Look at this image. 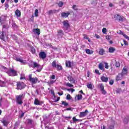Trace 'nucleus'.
I'll use <instances>...</instances> for the list:
<instances>
[{
  "mask_svg": "<svg viewBox=\"0 0 129 129\" xmlns=\"http://www.w3.org/2000/svg\"><path fill=\"white\" fill-rule=\"evenodd\" d=\"M104 65H105V68L106 69H108L109 68L108 66V63L107 62H101L98 65V68L100 70H101L102 71H104Z\"/></svg>",
  "mask_w": 129,
  "mask_h": 129,
  "instance_id": "obj_1",
  "label": "nucleus"
},
{
  "mask_svg": "<svg viewBox=\"0 0 129 129\" xmlns=\"http://www.w3.org/2000/svg\"><path fill=\"white\" fill-rule=\"evenodd\" d=\"M23 99H24L23 94L16 96V102L18 104L22 105L23 104Z\"/></svg>",
  "mask_w": 129,
  "mask_h": 129,
  "instance_id": "obj_2",
  "label": "nucleus"
},
{
  "mask_svg": "<svg viewBox=\"0 0 129 129\" xmlns=\"http://www.w3.org/2000/svg\"><path fill=\"white\" fill-rule=\"evenodd\" d=\"M7 74H8L9 76H17V71L12 69H9Z\"/></svg>",
  "mask_w": 129,
  "mask_h": 129,
  "instance_id": "obj_3",
  "label": "nucleus"
},
{
  "mask_svg": "<svg viewBox=\"0 0 129 129\" xmlns=\"http://www.w3.org/2000/svg\"><path fill=\"white\" fill-rule=\"evenodd\" d=\"M29 79L30 82H31L32 84H36L38 82V78L32 77V75H29Z\"/></svg>",
  "mask_w": 129,
  "mask_h": 129,
  "instance_id": "obj_4",
  "label": "nucleus"
},
{
  "mask_svg": "<svg viewBox=\"0 0 129 129\" xmlns=\"http://www.w3.org/2000/svg\"><path fill=\"white\" fill-rule=\"evenodd\" d=\"M33 65L35 68H37L38 70H37V71L38 72H40V71H41V70L43 69V68L42 67V66L38 64V63L37 62H33Z\"/></svg>",
  "mask_w": 129,
  "mask_h": 129,
  "instance_id": "obj_5",
  "label": "nucleus"
},
{
  "mask_svg": "<svg viewBox=\"0 0 129 129\" xmlns=\"http://www.w3.org/2000/svg\"><path fill=\"white\" fill-rule=\"evenodd\" d=\"M17 89H20V90L21 89H23L25 86V84H24L23 82H18L17 84Z\"/></svg>",
  "mask_w": 129,
  "mask_h": 129,
  "instance_id": "obj_6",
  "label": "nucleus"
},
{
  "mask_svg": "<svg viewBox=\"0 0 129 129\" xmlns=\"http://www.w3.org/2000/svg\"><path fill=\"white\" fill-rule=\"evenodd\" d=\"M88 110L87 109L85 110L84 112H81L80 113L79 117H85L87 114H88Z\"/></svg>",
  "mask_w": 129,
  "mask_h": 129,
  "instance_id": "obj_7",
  "label": "nucleus"
},
{
  "mask_svg": "<svg viewBox=\"0 0 129 129\" xmlns=\"http://www.w3.org/2000/svg\"><path fill=\"white\" fill-rule=\"evenodd\" d=\"M16 60L18 62H20V63H22V64H26V63H27V60H23V58L22 57H17L16 58Z\"/></svg>",
  "mask_w": 129,
  "mask_h": 129,
  "instance_id": "obj_8",
  "label": "nucleus"
},
{
  "mask_svg": "<svg viewBox=\"0 0 129 129\" xmlns=\"http://www.w3.org/2000/svg\"><path fill=\"white\" fill-rule=\"evenodd\" d=\"M8 34H6L5 32H3L1 36V39L3 41H6V38H8Z\"/></svg>",
  "mask_w": 129,
  "mask_h": 129,
  "instance_id": "obj_9",
  "label": "nucleus"
},
{
  "mask_svg": "<svg viewBox=\"0 0 129 129\" xmlns=\"http://www.w3.org/2000/svg\"><path fill=\"white\" fill-rule=\"evenodd\" d=\"M1 122L3 123V125L5 126H8V124L10 123V121L7 119H3L1 120Z\"/></svg>",
  "mask_w": 129,
  "mask_h": 129,
  "instance_id": "obj_10",
  "label": "nucleus"
},
{
  "mask_svg": "<svg viewBox=\"0 0 129 129\" xmlns=\"http://www.w3.org/2000/svg\"><path fill=\"white\" fill-rule=\"evenodd\" d=\"M43 103V101H40L38 99H35L34 100V104L35 105H41Z\"/></svg>",
  "mask_w": 129,
  "mask_h": 129,
  "instance_id": "obj_11",
  "label": "nucleus"
},
{
  "mask_svg": "<svg viewBox=\"0 0 129 129\" xmlns=\"http://www.w3.org/2000/svg\"><path fill=\"white\" fill-rule=\"evenodd\" d=\"M32 31L33 32L34 34H35V35H40V29H39V28H35L33 29Z\"/></svg>",
  "mask_w": 129,
  "mask_h": 129,
  "instance_id": "obj_12",
  "label": "nucleus"
},
{
  "mask_svg": "<svg viewBox=\"0 0 129 129\" xmlns=\"http://www.w3.org/2000/svg\"><path fill=\"white\" fill-rule=\"evenodd\" d=\"M114 18L115 19V20H118V21H120L121 22L123 21V19L122 18V17L119 15H115Z\"/></svg>",
  "mask_w": 129,
  "mask_h": 129,
  "instance_id": "obj_13",
  "label": "nucleus"
},
{
  "mask_svg": "<svg viewBox=\"0 0 129 129\" xmlns=\"http://www.w3.org/2000/svg\"><path fill=\"white\" fill-rule=\"evenodd\" d=\"M64 35V33H63V31L61 30H57V36L59 37V38H62Z\"/></svg>",
  "mask_w": 129,
  "mask_h": 129,
  "instance_id": "obj_14",
  "label": "nucleus"
},
{
  "mask_svg": "<svg viewBox=\"0 0 129 129\" xmlns=\"http://www.w3.org/2000/svg\"><path fill=\"white\" fill-rule=\"evenodd\" d=\"M123 77V76L121 74H119L118 75H117L116 77V81H119V80H121Z\"/></svg>",
  "mask_w": 129,
  "mask_h": 129,
  "instance_id": "obj_15",
  "label": "nucleus"
},
{
  "mask_svg": "<svg viewBox=\"0 0 129 129\" xmlns=\"http://www.w3.org/2000/svg\"><path fill=\"white\" fill-rule=\"evenodd\" d=\"M70 15V13L62 12L61 14V16L62 18H67L68 16Z\"/></svg>",
  "mask_w": 129,
  "mask_h": 129,
  "instance_id": "obj_16",
  "label": "nucleus"
},
{
  "mask_svg": "<svg viewBox=\"0 0 129 129\" xmlns=\"http://www.w3.org/2000/svg\"><path fill=\"white\" fill-rule=\"evenodd\" d=\"M1 70L2 71H3L4 72H6V73L8 74V72H9V69L5 67L4 66H2L1 67Z\"/></svg>",
  "mask_w": 129,
  "mask_h": 129,
  "instance_id": "obj_17",
  "label": "nucleus"
},
{
  "mask_svg": "<svg viewBox=\"0 0 129 129\" xmlns=\"http://www.w3.org/2000/svg\"><path fill=\"white\" fill-rule=\"evenodd\" d=\"M62 24L64 28H66V29H68V27H69V23H68V21L66 20L62 22Z\"/></svg>",
  "mask_w": 129,
  "mask_h": 129,
  "instance_id": "obj_18",
  "label": "nucleus"
},
{
  "mask_svg": "<svg viewBox=\"0 0 129 129\" xmlns=\"http://www.w3.org/2000/svg\"><path fill=\"white\" fill-rule=\"evenodd\" d=\"M121 74L123 76V75H126L127 74V69L126 68H123V70Z\"/></svg>",
  "mask_w": 129,
  "mask_h": 129,
  "instance_id": "obj_19",
  "label": "nucleus"
},
{
  "mask_svg": "<svg viewBox=\"0 0 129 129\" xmlns=\"http://www.w3.org/2000/svg\"><path fill=\"white\" fill-rule=\"evenodd\" d=\"M101 80L102 82H107L108 81V78L105 77L104 76H102L101 77Z\"/></svg>",
  "mask_w": 129,
  "mask_h": 129,
  "instance_id": "obj_20",
  "label": "nucleus"
},
{
  "mask_svg": "<svg viewBox=\"0 0 129 129\" xmlns=\"http://www.w3.org/2000/svg\"><path fill=\"white\" fill-rule=\"evenodd\" d=\"M68 79L71 82V83H75V80L72 78V77L69 76L68 77Z\"/></svg>",
  "mask_w": 129,
  "mask_h": 129,
  "instance_id": "obj_21",
  "label": "nucleus"
},
{
  "mask_svg": "<svg viewBox=\"0 0 129 129\" xmlns=\"http://www.w3.org/2000/svg\"><path fill=\"white\" fill-rule=\"evenodd\" d=\"M85 51H86V54H88V55H91V54H93V51H92L89 49L86 48L85 49Z\"/></svg>",
  "mask_w": 129,
  "mask_h": 129,
  "instance_id": "obj_22",
  "label": "nucleus"
},
{
  "mask_svg": "<svg viewBox=\"0 0 129 129\" xmlns=\"http://www.w3.org/2000/svg\"><path fill=\"white\" fill-rule=\"evenodd\" d=\"M39 57L42 59H45L46 58V53L45 52H40L39 54Z\"/></svg>",
  "mask_w": 129,
  "mask_h": 129,
  "instance_id": "obj_23",
  "label": "nucleus"
},
{
  "mask_svg": "<svg viewBox=\"0 0 129 129\" xmlns=\"http://www.w3.org/2000/svg\"><path fill=\"white\" fill-rule=\"evenodd\" d=\"M15 15L17 17H21V11L17 9L15 12Z\"/></svg>",
  "mask_w": 129,
  "mask_h": 129,
  "instance_id": "obj_24",
  "label": "nucleus"
},
{
  "mask_svg": "<svg viewBox=\"0 0 129 129\" xmlns=\"http://www.w3.org/2000/svg\"><path fill=\"white\" fill-rule=\"evenodd\" d=\"M52 67H53V68H56V67H57V62L56 61V60H54L52 63H51Z\"/></svg>",
  "mask_w": 129,
  "mask_h": 129,
  "instance_id": "obj_25",
  "label": "nucleus"
},
{
  "mask_svg": "<svg viewBox=\"0 0 129 129\" xmlns=\"http://www.w3.org/2000/svg\"><path fill=\"white\" fill-rule=\"evenodd\" d=\"M55 82H56V80H50L47 82V83L48 85H52V84H54Z\"/></svg>",
  "mask_w": 129,
  "mask_h": 129,
  "instance_id": "obj_26",
  "label": "nucleus"
},
{
  "mask_svg": "<svg viewBox=\"0 0 129 129\" xmlns=\"http://www.w3.org/2000/svg\"><path fill=\"white\" fill-rule=\"evenodd\" d=\"M66 65L67 67H71V61H67L66 62Z\"/></svg>",
  "mask_w": 129,
  "mask_h": 129,
  "instance_id": "obj_27",
  "label": "nucleus"
},
{
  "mask_svg": "<svg viewBox=\"0 0 129 129\" xmlns=\"http://www.w3.org/2000/svg\"><path fill=\"white\" fill-rule=\"evenodd\" d=\"M114 51H115V48H114V47H110L109 48V53H113Z\"/></svg>",
  "mask_w": 129,
  "mask_h": 129,
  "instance_id": "obj_28",
  "label": "nucleus"
},
{
  "mask_svg": "<svg viewBox=\"0 0 129 129\" xmlns=\"http://www.w3.org/2000/svg\"><path fill=\"white\" fill-rule=\"evenodd\" d=\"M0 86L1 87H5V86H6V82L0 80Z\"/></svg>",
  "mask_w": 129,
  "mask_h": 129,
  "instance_id": "obj_29",
  "label": "nucleus"
},
{
  "mask_svg": "<svg viewBox=\"0 0 129 129\" xmlns=\"http://www.w3.org/2000/svg\"><path fill=\"white\" fill-rule=\"evenodd\" d=\"M20 80H22V79H26V77H25V74L24 73H21L20 74Z\"/></svg>",
  "mask_w": 129,
  "mask_h": 129,
  "instance_id": "obj_30",
  "label": "nucleus"
},
{
  "mask_svg": "<svg viewBox=\"0 0 129 129\" xmlns=\"http://www.w3.org/2000/svg\"><path fill=\"white\" fill-rule=\"evenodd\" d=\"M55 68L57 69V70H62V66L60 64H57Z\"/></svg>",
  "mask_w": 129,
  "mask_h": 129,
  "instance_id": "obj_31",
  "label": "nucleus"
},
{
  "mask_svg": "<svg viewBox=\"0 0 129 129\" xmlns=\"http://www.w3.org/2000/svg\"><path fill=\"white\" fill-rule=\"evenodd\" d=\"M105 52V51H104V50L103 49H100L99 53L100 55H103V54H104Z\"/></svg>",
  "mask_w": 129,
  "mask_h": 129,
  "instance_id": "obj_32",
  "label": "nucleus"
},
{
  "mask_svg": "<svg viewBox=\"0 0 129 129\" xmlns=\"http://www.w3.org/2000/svg\"><path fill=\"white\" fill-rule=\"evenodd\" d=\"M107 129H114V122H113V123L112 125L109 126Z\"/></svg>",
  "mask_w": 129,
  "mask_h": 129,
  "instance_id": "obj_33",
  "label": "nucleus"
},
{
  "mask_svg": "<svg viewBox=\"0 0 129 129\" xmlns=\"http://www.w3.org/2000/svg\"><path fill=\"white\" fill-rule=\"evenodd\" d=\"M87 88L89 89H91V90H92V89H93V88H92V84H89L87 85Z\"/></svg>",
  "mask_w": 129,
  "mask_h": 129,
  "instance_id": "obj_34",
  "label": "nucleus"
},
{
  "mask_svg": "<svg viewBox=\"0 0 129 129\" xmlns=\"http://www.w3.org/2000/svg\"><path fill=\"white\" fill-rule=\"evenodd\" d=\"M35 17H38V16H39V10H38V9L35 10Z\"/></svg>",
  "mask_w": 129,
  "mask_h": 129,
  "instance_id": "obj_35",
  "label": "nucleus"
},
{
  "mask_svg": "<svg viewBox=\"0 0 129 129\" xmlns=\"http://www.w3.org/2000/svg\"><path fill=\"white\" fill-rule=\"evenodd\" d=\"M99 86L100 87V89L101 91L103 90V89H104V87L103 86V84H100Z\"/></svg>",
  "mask_w": 129,
  "mask_h": 129,
  "instance_id": "obj_36",
  "label": "nucleus"
},
{
  "mask_svg": "<svg viewBox=\"0 0 129 129\" xmlns=\"http://www.w3.org/2000/svg\"><path fill=\"white\" fill-rule=\"evenodd\" d=\"M31 51L32 52V53L33 54L35 53V52H36V49H35V48L31 47Z\"/></svg>",
  "mask_w": 129,
  "mask_h": 129,
  "instance_id": "obj_37",
  "label": "nucleus"
},
{
  "mask_svg": "<svg viewBox=\"0 0 129 129\" xmlns=\"http://www.w3.org/2000/svg\"><path fill=\"white\" fill-rule=\"evenodd\" d=\"M63 5H64V4L62 2H60L58 4V6L59 7V8H62V7H63Z\"/></svg>",
  "mask_w": 129,
  "mask_h": 129,
  "instance_id": "obj_38",
  "label": "nucleus"
},
{
  "mask_svg": "<svg viewBox=\"0 0 129 129\" xmlns=\"http://www.w3.org/2000/svg\"><path fill=\"white\" fill-rule=\"evenodd\" d=\"M118 34H120V35H122V36L123 37H124V35H126V34L123 33V32L121 30H119V32H118Z\"/></svg>",
  "mask_w": 129,
  "mask_h": 129,
  "instance_id": "obj_39",
  "label": "nucleus"
},
{
  "mask_svg": "<svg viewBox=\"0 0 129 129\" xmlns=\"http://www.w3.org/2000/svg\"><path fill=\"white\" fill-rule=\"evenodd\" d=\"M78 100H80V99H82V95H78L77 96Z\"/></svg>",
  "mask_w": 129,
  "mask_h": 129,
  "instance_id": "obj_40",
  "label": "nucleus"
},
{
  "mask_svg": "<svg viewBox=\"0 0 129 129\" xmlns=\"http://www.w3.org/2000/svg\"><path fill=\"white\" fill-rule=\"evenodd\" d=\"M66 86H68V87H73V85H72L69 83H67L66 84Z\"/></svg>",
  "mask_w": 129,
  "mask_h": 129,
  "instance_id": "obj_41",
  "label": "nucleus"
},
{
  "mask_svg": "<svg viewBox=\"0 0 129 129\" xmlns=\"http://www.w3.org/2000/svg\"><path fill=\"white\" fill-rule=\"evenodd\" d=\"M56 12H57V11H56V10H50L48 12V14H54V13H56Z\"/></svg>",
  "mask_w": 129,
  "mask_h": 129,
  "instance_id": "obj_42",
  "label": "nucleus"
},
{
  "mask_svg": "<svg viewBox=\"0 0 129 129\" xmlns=\"http://www.w3.org/2000/svg\"><path fill=\"white\" fill-rule=\"evenodd\" d=\"M106 32H107L106 28H103L102 29V33L103 34H106Z\"/></svg>",
  "mask_w": 129,
  "mask_h": 129,
  "instance_id": "obj_43",
  "label": "nucleus"
},
{
  "mask_svg": "<svg viewBox=\"0 0 129 129\" xmlns=\"http://www.w3.org/2000/svg\"><path fill=\"white\" fill-rule=\"evenodd\" d=\"M67 99L68 100H70V99H71V96L70 95V94H68L67 96Z\"/></svg>",
  "mask_w": 129,
  "mask_h": 129,
  "instance_id": "obj_44",
  "label": "nucleus"
},
{
  "mask_svg": "<svg viewBox=\"0 0 129 129\" xmlns=\"http://www.w3.org/2000/svg\"><path fill=\"white\" fill-rule=\"evenodd\" d=\"M73 120L74 122H76V121H78V120H79V119H76V117H73Z\"/></svg>",
  "mask_w": 129,
  "mask_h": 129,
  "instance_id": "obj_45",
  "label": "nucleus"
},
{
  "mask_svg": "<svg viewBox=\"0 0 129 129\" xmlns=\"http://www.w3.org/2000/svg\"><path fill=\"white\" fill-rule=\"evenodd\" d=\"M115 67H119L120 66V64L118 62H116L115 64Z\"/></svg>",
  "mask_w": 129,
  "mask_h": 129,
  "instance_id": "obj_46",
  "label": "nucleus"
},
{
  "mask_svg": "<svg viewBox=\"0 0 129 129\" xmlns=\"http://www.w3.org/2000/svg\"><path fill=\"white\" fill-rule=\"evenodd\" d=\"M62 104H63V105H64V106H67V105H68V103H67L65 101H62Z\"/></svg>",
  "mask_w": 129,
  "mask_h": 129,
  "instance_id": "obj_47",
  "label": "nucleus"
},
{
  "mask_svg": "<svg viewBox=\"0 0 129 129\" xmlns=\"http://www.w3.org/2000/svg\"><path fill=\"white\" fill-rule=\"evenodd\" d=\"M67 90L68 91H71L72 93H73V92L75 91V90L74 89H69Z\"/></svg>",
  "mask_w": 129,
  "mask_h": 129,
  "instance_id": "obj_48",
  "label": "nucleus"
},
{
  "mask_svg": "<svg viewBox=\"0 0 129 129\" xmlns=\"http://www.w3.org/2000/svg\"><path fill=\"white\" fill-rule=\"evenodd\" d=\"M95 73L96 74H98V75H100V73H99V71L98 70H95Z\"/></svg>",
  "mask_w": 129,
  "mask_h": 129,
  "instance_id": "obj_49",
  "label": "nucleus"
},
{
  "mask_svg": "<svg viewBox=\"0 0 129 129\" xmlns=\"http://www.w3.org/2000/svg\"><path fill=\"white\" fill-rule=\"evenodd\" d=\"M101 91L102 94H104V95H105V94H106V91H105V90H104V89L102 90Z\"/></svg>",
  "mask_w": 129,
  "mask_h": 129,
  "instance_id": "obj_50",
  "label": "nucleus"
},
{
  "mask_svg": "<svg viewBox=\"0 0 129 129\" xmlns=\"http://www.w3.org/2000/svg\"><path fill=\"white\" fill-rule=\"evenodd\" d=\"M73 10H75V11H77V6L76 5H74L73 6Z\"/></svg>",
  "mask_w": 129,
  "mask_h": 129,
  "instance_id": "obj_51",
  "label": "nucleus"
},
{
  "mask_svg": "<svg viewBox=\"0 0 129 129\" xmlns=\"http://www.w3.org/2000/svg\"><path fill=\"white\" fill-rule=\"evenodd\" d=\"M113 83H114V81H113V80H110V81H109V84H110V85H112L113 84Z\"/></svg>",
  "mask_w": 129,
  "mask_h": 129,
  "instance_id": "obj_52",
  "label": "nucleus"
},
{
  "mask_svg": "<svg viewBox=\"0 0 129 129\" xmlns=\"http://www.w3.org/2000/svg\"><path fill=\"white\" fill-rule=\"evenodd\" d=\"M50 92H51V94H52V95L53 96H55V93L54 92V90H50Z\"/></svg>",
  "mask_w": 129,
  "mask_h": 129,
  "instance_id": "obj_53",
  "label": "nucleus"
},
{
  "mask_svg": "<svg viewBox=\"0 0 129 129\" xmlns=\"http://www.w3.org/2000/svg\"><path fill=\"white\" fill-rule=\"evenodd\" d=\"M56 78V76H55L54 75H52L51 77H50V79H55Z\"/></svg>",
  "mask_w": 129,
  "mask_h": 129,
  "instance_id": "obj_54",
  "label": "nucleus"
},
{
  "mask_svg": "<svg viewBox=\"0 0 129 129\" xmlns=\"http://www.w3.org/2000/svg\"><path fill=\"white\" fill-rule=\"evenodd\" d=\"M84 38L86 39V40H88V39H89V38H88V37H87V35L84 34Z\"/></svg>",
  "mask_w": 129,
  "mask_h": 129,
  "instance_id": "obj_55",
  "label": "nucleus"
},
{
  "mask_svg": "<svg viewBox=\"0 0 129 129\" xmlns=\"http://www.w3.org/2000/svg\"><path fill=\"white\" fill-rule=\"evenodd\" d=\"M106 40H110V36H109V35L106 36Z\"/></svg>",
  "mask_w": 129,
  "mask_h": 129,
  "instance_id": "obj_56",
  "label": "nucleus"
},
{
  "mask_svg": "<svg viewBox=\"0 0 129 129\" xmlns=\"http://www.w3.org/2000/svg\"><path fill=\"white\" fill-rule=\"evenodd\" d=\"M95 37L97 38V39H99V38H100V36H99V35H97V34H95Z\"/></svg>",
  "mask_w": 129,
  "mask_h": 129,
  "instance_id": "obj_57",
  "label": "nucleus"
},
{
  "mask_svg": "<svg viewBox=\"0 0 129 129\" xmlns=\"http://www.w3.org/2000/svg\"><path fill=\"white\" fill-rule=\"evenodd\" d=\"M57 94H58V95H60V96L63 95V92H62L61 93L58 92V93H57Z\"/></svg>",
  "mask_w": 129,
  "mask_h": 129,
  "instance_id": "obj_58",
  "label": "nucleus"
},
{
  "mask_svg": "<svg viewBox=\"0 0 129 129\" xmlns=\"http://www.w3.org/2000/svg\"><path fill=\"white\" fill-rule=\"evenodd\" d=\"M64 118H69V119H70V118H71V116H64Z\"/></svg>",
  "mask_w": 129,
  "mask_h": 129,
  "instance_id": "obj_59",
  "label": "nucleus"
},
{
  "mask_svg": "<svg viewBox=\"0 0 129 129\" xmlns=\"http://www.w3.org/2000/svg\"><path fill=\"white\" fill-rule=\"evenodd\" d=\"M60 100V97H58L56 100V101H59Z\"/></svg>",
  "mask_w": 129,
  "mask_h": 129,
  "instance_id": "obj_60",
  "label": "nucleus"
},
{
  "mask_svg": "<svg viewBox=\"0 0 129 129\" xmlns=\"http://www.w3.org/2000/svg\"><path fill=\"white\" fill-rule=\"evenodd\" d=\"M101 129H105V125H103L101 126Z\"/></svg>",
  "mask_w": 129,
  "mask_h": 129,
  "instance_id": "obj_61",
  "label": "nucleus"
},
{
  "mask_svg": "<svg viewBox=\"0 0 129 129\" xmlns=\"http://www.w3.org/2000/svg\"><path fill=\"white\" fill-rule=\"evenodd\" d=\"M124 44L125 45H127V42L125 41V40H124Z\"/></svg>",
  "mask_w": 129,
  "mask_h": 129,
  "instance_id": "obj_62",
  "label": "nucleus"
},
{
  "mask_svg": "<svg viewBox=\"0 0 129 129\" xmlns=\"http://www.w3.org/2000/svg\"><path fill=\"white\" fill-rule=\"evenodd\" d=\"M35 108H36L35 107H30V109L34 110Z\"/></svg>",
  "mask_w": 129,
  "mask_h": 129,
  "instance_id": "obj_63",
  "label": "nucleus"
},
{
  "mask_svg": "<svg viewBox=\"0 0 129 129\" xmlns=\"http://www.w3.org/2000/svg\"><path fill=\"white\" fill-rule=\"evenodd\" d=\"M67 129H75V128H73L72 127H71L70 126H68Z\"/></svg>",
  "mask_w": 129,
  "mask_h": 129,
  "instance_id": "obj_64",
  "label": "nucleus"
}]
</instances>
